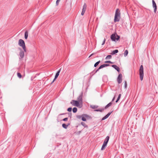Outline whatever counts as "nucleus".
<instances>
[{"label": "nucleus", "instance_id": "f257e3e1", "mask_svg": "<svg viewBox=\"0 0 158 158\" xmlns=\"http://www.w3.org/2000/svg\"><path fill=\"white\" fill-rule=\"evenodd\" d=\"M18 44L19 46L23 48L24 52H26L25 43L24 41L23 40L20 39L19 40Z\"/></svg>", "mask_w": 158, "mask_h": 158}, {"label": "nucleus", "instance_id": "f03ea898", "mask_svg": "<svg viewBox=\"0 0 158 158\" xmlns=\"http://www.w3.org/2000/svg\"><path fill=\"white\" fill-rule=\"evenodd\" d=\"M139 75L140 79L141 81L143 80V66L141 65L140 67L139 70Z\"/></svg>", "mask_w": 158, "mask_h": 158}, {"label": "nucleus", "instance_id": "7ed1b4c3", "mask_svg": "<svg viewBox=\"0 0 158 158\" xmlns=\"http://www.w3.org/2000/svg\"><path fill=\"white\" fill-rule=\"evenodd\" d=\"M109 138H110L109 136H107L106 138L104 141L103 145L101 148L102 150H103L104 149H105V147H106V146L107 144L108 143V142L109 140Z\"/></svg>", "mask_w": 158, "mask_h": 158}, {"label": "nucleus", "instance_id": "20e7f679", "mask_svg": "<svg viewBox=\"0 0 158 158\" xmlns=\"http://www.w3.org/2000/svg\"><path fill=\"white\" fill-rule=\"evenodd\" d=\"M120 36L117 34L115 35L114 34H112L110 36V38L112 41H115L116 40H118L120 38Z\"/></svg>", "mask_w": 158, "mask_h": 158}, {"label": "nucleus", "instance_id": "39448f33", "mask_svg": "<svg viewBox=\"0 0 158 158\" xmlns=\"http://www.w3.org/2000/svg\"><path fill=\"white\" fill-rule=\"evenodd\" d=\"M117 81L118 84L121 83L122 81V75L121 74H120L117 77Z\"/></svg>", "mask_w": 158, "mask_h": 158}, {"label": "nucleus", "instance_id": "423d86ee", "mask_svg": "<svg viewBox=\"0 0 158 158\" xmlns=\"http://www.w3.org/2000/svg\"><path fill=\"white\" fill-rule=\"evenodd\" d=\"M71 104L73 105L78 107L79 106V102L77 101H75L74 100H72L71 102Z\"/></svg>", "mask_w": 158, "mask_h": 158}, {"label": "nucleus", "instance_id": "0eeeda50", "mask_svg": "<svg viewBox=\"0 0 158 158\" xmlns=\"http://www.w3.org/2000/svg\"><path fill=\"white\" fill-rule=\"evenodd\" d=\"M152 6L154 8V12L156 13L157 10V6L154 0H152Z\"/></svg>", "mask_w": 158, "mask_h": 158}, {"label": "nucleus", "instance_id": "6e6552de", "mask_svg": "<svg viewBox=\"0 0 158 158\" xmlns=\"http://www.w3.org/2000/svg\"><path fill=\"white\" fill-rule=\"evenodd\" d=\"M19 55L20 56V59H21L23 58L24 56V53L23 51L21 49V50L19 52Z\"/></svg>", "mask_w": 158, "mask_h": 158}, {"label": "nucleus", "instance_id": "1a4fd4ad", "mask_svg": "<svg viewBox=\"0 0 158 158\" xmlns=\"http://www.w3.org/2000/svg\"><path fill=\"white\" fill-rule=\"evenodd\" d=\"M82 96L83 94L81 93L77 98V101L80 103H81L82 102Z\"/></svg>", "mask_w": 158, "mask_h": 158}, {"label": "nucleus", "instance_id": "9d476101", "mask_svg": "<svg viewBox=\"0 0 158 158\" xmlns=\"http://www.w3.org/2000/svg\"><path fill=\"white\" fill-rule=\"evenodd\" d=\"M89 117V116L86 114H83L82 115V120L84 121H86V118Z\"/></svg>", "mask_w": 158, "mask_h": 158}, {"label": "nucleus", "instance_id": "9b49d317", "mask_svg": "<svg viewBox=\"0 0 158 158\" xmlns=\"http://www.w3.org/2000/svg\"><path fill=\"white\" fill-rule=\"evenodd\" d=\"M115 16L120 17V12L119 10L117 9L115 11Z\"/></svg>", "mask_w": 158, "mask_h": 158}, {"label": "nucleus", "instance_id": "f8f14e48", "mask_svg": "<svg viewBox=\"0 0 158 158\" xmlns=\"http://www.w3.org/2000/svg\"><path fill=\"white\" fill-rule=\"evenodd\" d=\"M112 67L115 69L117 71L119 72L120 71L119 68L115 65H111Z\"/></svg>", "mask_w": 158, "mask_h": 158}, {"label": "nucleus", "instance_id": "ddd939ff", "mask_svg": "<svg viewBox=\"0 0 158 158\" xmlns=\"http://www.w3.org/2000/svg\"><path fill=\"white\" fill-rule=\"evenodd\" d=\"M120 17L117 16H114V22H118L119 21L120 19Z\"/></svg>", "mask_w": 158, "mask_h": 158}, {"label": "nucleus", "instance_id": "4468645a", "mask_svg": "<svg viewBox=\"0 0 158 158\" xmlns=\"http://www.w3.org/2000/svg\"><path fill=\"white\" fill-rule=\"evenodd\" d=\"M110 65L109 64H103L102 65H101L100 67H99V69H101L103 68H104L105 67H107V66H109Z\"/></svg>", "mask_w": 158, "mask_h": 158}, {"label": "nucleus", "instance_id": "2eb2a0df", "mask_svg": "<svg viewBox=\"0 0 158 158\" xmlns=\"http://www.w3.org/2000/svg\"><path fill=\"white\" fill-rule=\"evenodd\" d=\"M61 69H60L56 73L55 77L56 78H57L59 75V73Z\"/></svg>", "mask_w": 158, "mask_h": 158}, {"label": "nucleus", "instance_id": "dca6fc26", "mask_svg": "<svg viewBox=\"0 0 158 158\" xmlns=\"http://www.w3.org/2000/svg\"><path fill=\"white\" fill-rule=\"evenodd\" d=\"M118 51L117 49L115 50L112 51V52L111 53L112 55L115 54V53H117Z\"/></svg>", "mask_w": 158, "mask_h": 158}, {"label": "nucleus", "instance_id": "f3484780", "mask_svg": "<svg viewBox=\"0 0 158 158\" xmlns=\"http://www.w3.org/2000/svg\"><path fill=\"white\" fill-rule=\"evenodd\" d=\"M112 104V103L111 102H110L108 104H107L105 107V109H106L108 107L110 106Z\"/></svg>", "mask_w": 158, "mask_h": 158}, {"label": "nucleus", "instance_id": "a211bd4d", "mask_svg": "<svg viewBox=\"0 0 158 158\" xmlns=\"http://www.w3.org/2000/svg\"><path fill=\"white\" fill-rule=\"evenodd\" d=\"M28 36V32L27 31H26L25 33L24 38L26 39H27Z\"/></svg>", "mask_w": 158, "mask_h": 158}, {"label": "nucleus", "instance_id": "6ab92c4d", "mask_svg": "<svg viewBox=\"0 0 158 158\" xmlns=\"http://www.w3.org/2000/svg\"><path fill=\"white\" fill-rule=\"evenodd\" d=\"M69 124L66 125L64 123H63L62 125V127L65 129H67Z\"/></svg>", "mask_w": 158, "mask_h": 158}, {"label": "nucleus", "instance_id": "aec40b11", "mask_svg": "<svg viewBox=\"0 0 158 158\" xmlns=\"http://www.w3.org/2000/svg\"><path fill=\"white\" fill-rule=\"evenodd\" d=\"M81 124L85 127L87 128L88 127V126L85 123L83 122H81Z\"/></svg>", "mask_w": 158, "mask_h": 158}, {"label": "nucleus", "instance_id": "412c9836", "mask_svg": "<svg viewBox=\"0 0 158 158\" xmlns=\"http://www.w3.org/2000/svg\"><path fill=\"white\" fill-rule=\"evenodd\" d=\"M105 109L102 108V109H98L95 110H94L96 111H100L101 112H102L104 111Z\"/></svg>", "mask_w": 158, "mask_h": 158}, {"label": "nucleus", "instance_id": "4be33fe9", "mask_svg": "<svg viewBox=\"0 0 158 158\" xmlns=\"http://www.w3.org/2000/svg\"><path fill=\"white\" fill-rule=\"evenodd\" d=\"M87 7V5L85 3L83 5L82 10H86V9Z\"/></svg>", "mask_w": 158, "mask_h": 158}, {"label": "nucleus", "instance_id": "5701e85b", "mask_svg": "<svg viewBox=\"0 0 158 158\" xmlns=\"http://www.w3.org/2000/svg\"><path fill=\"white\" fill-rule=\"evenodd\" d=\"M100 62V61L99 60L98 61L96 62L94 64V67H96Z\"/></svg>", "mask_w": 158, "mask_h": 158}, {"label": "nucleus", "instance_id": "b1692460", "mask_svg": "<svg viewBox=\"0 0 158 158\" xmlns=\"http://www.w3.org/2000/svg\"><path fill=\"white\" fill-rule=\"evenodd\" d=\"M77 108L76 107H74L73 109V113H75L77 112Z\"/></svg>", "mask_w": 158, "mask_h": 158}, {"label": "nucleus", "instance_id": "393cba45", "mask_svg": "<svg viewBox=\"0 0 158 158\" xmlns=\"http://www.w3.org/2000/svg\"><path fill=\"white\" fill-rule=\"evenodd\" d=\"M112 57V56L110 55H109L106 56V59L108 60L110 59Z\"/></svg>", "mask_w": 158, "mask_h": 158}, {"label": "nucleus", "instance_id": "a878e982", "mask_svg": "<svg viewBox=\"0 0 158 158\" xmlns=\"http://www.w3.org/2000/svg\"><path fill=\"white\" fill-rule=\"evenodd\" d=\"M128 54V51L127 50H126L124 53V56L126 57L127 56Z\"/></svg>", "mask_w": 158, "mask_h": 158}, {"label": "nucleus", "instance_id": "bb28decb", "mask_svg": "<svg viewBox=\"0 0 158 158\" xmlns=\"http://www.w3.org/2000/svg\"><path fill=\"white\" fill-rule=\"evenodd\" d=\"M90 107L92 109H94L96 108H98V106H95V105H91L90 106Z\"/></svg>", "mask_w": 158, "mask_h": 158}, {"label": "nucleus", "instance_id": "cd10ccee", "mask_svg": "<svg viewBox=\"0 0 158 158\" xmlns=\"http://www.w3.org/2000/svg\"><path fill=\"white\" fill-rule=\"evenodd\" d=\"M17 76L19 78H21L22 77V75L21 73H17Z\"/></svg>", "mask_w": 158, "mask_h": 158}, {"label": "nucleus", "instance_id": "c85d7f7f", "mask_svg": "<svg viewBox=\"0 0 158 158\" xmlns=\"http://www.w3.org/2000/svg\"><path fill=\"white\" fill-rule=\"evenodd\" d=\"M113 111H112L111 112L108 113L106 115V116L107 118L110 115L111 113Z\"/></svg>", "mask_w": 158, "mask_h": 158}, {"label": "nucleus", "instance_id": "c756f323", "mask_svg": "<svg viewBox=\"0 0 158 158\" xmlns=\"http://www.w3.org/2000/svg\"><path fill=\"white\" fill-rule=\"evenodd\" d=\"M113 111H112L111 112L108 113L106 115V116L107 118L110 115L111 113Z\"/></svg>", "mask_w": 158, "mask_h": 158}, {"label": "nucleus", "instance_id": "7c9ffc66", "mask_svg": "<svg viewBox=\"0 0 158 158\" xmlns=\"http://www.w3.org/2000/svg\"><path fill=\"white\" fill-rule=\"evenodd\" d=\"M113 111H112L111 112L108 113L106 115V116L107 118L110 115L111 113Z\"/></svg>", "mask_w": 158, "mask_h": 158}, {"label": "nucleus", "instance_id": "2f4dec72", "mask_svg": "<svg viewBox=\"0 0 158 158\" xmlns=\"http://www.w3.org/2000/svg\"><path fill=\"white\" fill-rule=\"evenodd\" d=\"M105 63H110V64H113V63L111 62V61H110V60H108V61H106L105 62Z\"/></svg>", "mask_w": 158, "mask_h": 158}, {"label": "nucleus", "instance_id": "473e14b6", "mask_svg": "<svg viewBox=\"0 0 158 158\" xmlns=\"http://www.w3.org/2000/svg\"><path fill=\"white\" fill-rule=\"evenodd\" d=\"M60 0H57L56 2V5L58 6L59 5V3L60 1Z\"/></svg>", "mask_w": 158, "mask_h": 158}, {"label": "nucleus", "instance_id": "72a5a7b5", "mask_svg": "<svg viewBox=\"0 0 158 158\" xmlns=\"http://www.w3.org/2000/svg\"><path fill=\"white\" fill-rule=\"evenodd\" d=\"M72 110V108L71 107H69L67 109V111L69 112L71 111Z\"/></svg>", "mask_w": 158, "mask_h": 158}, {"label": "nucleus", "instance_id": "f704fd0d", "mask_svg": "<svg viewBox=\"0 0 158 158\" xmlns=\"http://www.w3.org/2000/svg\"><path fill=\"white\" fill-rule=\"evenodd\" d=\"M85 10H82V11L81 13V15H84V13H85Z\"/></svg>", "mask_w": 158, "mask_h": 158}, {"label": "nucleus", "instance_id": "c9c22d12", "mask_svg": "<svg viewBox=\"0 0 158 158\" xmlns=\"http://www.w3.org/2000/svg\"><path fill=\"white\" fill-rule=\"evenodd\" d=\"M77 118L80 119L81 118H82V115H77Z\"/></svg>", "mask_w": 158, "mask_h": 158}, {"label": "nucleus", "instance_id": "e433bc0d", "mask_svg": "<svg viewBox=\"0 0 158 158\" xmlns=\"http://www.w3.org/2000/svg\"><path fill=\"white\" fill-rule=\"evenodd\" d=\"M105 41H106V39H105V38H104V40H103L102 43V45H103L105 44Z\"/></svg>", "mask_w": 158, "mask_h": 158}, {"label": "nucleus", "instance_id": "4c0bfd02", "mask_svg": "<svg viewBox=\"0 0 158 158\" xmlns=\"http://www.w3.org/2000/svg\"><path fill=\"white\" fill-rule=\"evenodd\" d=\"M124 85H125V88H127V81H125Z\"/></svg>", "mask_w": 158, "mask_h": 158}, {"label": "nucleus", "instance_id": "58836bf2", "mask_svg": "<svg viewBox=\"0 0 158 158\" xmlns=\"http://www.w3.org/2000/svg\"><path fill=\"white\" fill-rule=\"evenodd\" d=\"M68 119V118H64L63 120V121H67Z\"/></svg>", "mask_w": 158, "mask_h": 158}, {"label": "nucleus", "instance_id": "ea45409f", "mask_svg": "<svg viewBox=\"0 0 158 158\" xmlns=\"http://www.w3.org/2000/svg\"><path fill=\"white\" fill-rule=\"evenodd\" d=\"M107 118V117L106 116V115H105L104 117L102 119V120H104L105 119H106Z\"/></svg>", "mask_w": 158, "mask_h": 158}, {"label": "nucleus", "instance_id": "a19ab883", "mask_svg": "<svg viewBox=\"0 0 158 158\" xmlns=\"http://www.w3.org/2000/svg\"><path fill=\"white\" fill-rule=\"evenodd\" d=\"M82 103H80V104L79 103V106L78 107H79V108H81L82 107Z\"/></svg>", "mask_w": 158, "mask_h": 158}, {"label": "nucleus", "instance_id": "79ce46f5", "mask_svg": "<svg viewBox=\"0 0 158 158\" xmlns=\"http://www.w3.org/2000/svg\"><path fill=\"white\" fill-rule=\"evenodd\" d=\"M56 77H55L54 78L53 80V81H52L51 83V84H52L56 79Z\"/></svg>", "mask_w": 158, "mask_h": 158}, {"label": "nucleus", "instance_id": "37998d69", "mask_svg": "<svg viewBox=\"0 0 158 158\" xmlns=\"http://www.w3.org/2000/svg\"><path fill=\"white\" fill-rule=\"evenodd\" d=\"M121 94H119L117 98L119 99L121 98Z\"/></svg>", "mask_w": 158, "mask_h": 158}, {"label": "nucleus", "instance_id": "c03bdc74", "mask_svg": "<svg viewBox=\"0 0 158 158\" xmlns=\"http://www.w3.org/2000/svg\"><path fill=\"white\" fill-rule=\"evenodd\" d=\"M99 69V68L95 71V73H96L98 71V70L100 69Z\"/></svg>", "mask_w": 158, "mask_h": 158}, {"label": "nucleus", "instance_id": "a18cd8bd", "mask_svg": "<svg viewBox=\"0 0 158 158\" xmlns=\"http://www.w3.org/2000/svg\"><path fill=\"white\" fill-rule=\"evenodd\" d=\"M115 96H114V97L113 98V99H112V101H111V102H113V101H114V99H115Z\"/></svg>", "mask_w": 158, "mask_h": 158}, {"label": "nucleus", "instance_id": "49530a36", "mask_svg": "<svg viewBox=\"0 0 158 158\" xmlns=\"http://www.w3.org/2000/svg\"><path fill=\"white\" fill-rule=\"evenodd\" d=\"M119 99L117 98V100L116 101V102L117 103L118 102V101H119Z\"/></svg>", "mask_w": 158, "mask_h": 158}, {"label": "nucleus", "instance_id": "de8ad7c7", "mask_svg": "<svg viewBox=\"0 0 158 158\" xmlns=\"http://www.w3.org/2000/svg\"><path fill=\"white\" fill-rule=\"evenodd\" d=\"M119 99L117 98V100L116 101V102L117 103L118 102V101H119Z\"/></svg>", "mask_w": 158, "mask_h": 158}, {"label": "nucleus", "instance_id": "09e8293b", "mask_svg": "<svg viewBox=\"0 0 158 158\" xmlns=\"http://www.w3.org/2000/svg\"><path fill=\"white\" fill-rule=\"evenodd\" d=\"M119 99L117 98V100L116 101V102L117 103L118 102V101H119Z\"/></svg>", "mask_w": 158, "mask_h": 158}, {"label": "nucleus", "instance_id": "8fccbe9b", "mask_svg": "<svg viewBox=\"0 0 158 158\" xmlns=\"http://www.w3.org/2000/svg\"><path fill=\"white\" fill-rule=\"evenodd\" d=\"M64 114H65L64 113H63V114H60V115H64Z\"/></svg>", "mask_w": 158, "mask_h": 158}, {"label": "nucleus", "instance_id": "3c124183", "mask_svg": "<svg viewBox=\"0 0 158 158\" xmlns=\"http://www.w3.org/2000/svg\"><path fill=\"white\" fill-rule=\"evenodd\" d=\"M92 54L91 55H90V56H92Z\"/></svg>", "mask_w": 158, "mask_h": 158}]
</instances>
